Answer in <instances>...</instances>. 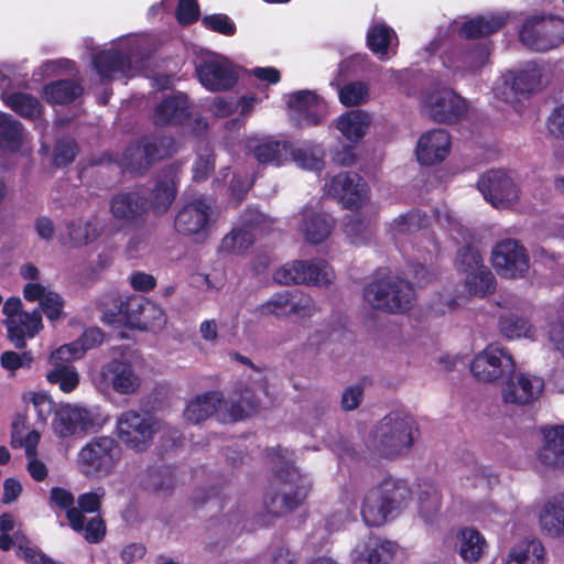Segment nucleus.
Masks as SVG:
<instances>
[{
  "instance_id": "nucleus-62",
  "label": "nucleus",
  "mask_w": 564,
  "mask_h": 564,
  "mask_svg": "<svg viewBox=\"0 0 564 564\" xmlns=\"http://www.w3.org/2000/svg\"><path fill=\"white\" fill-rule=\"evenodd\" d=\"M79 470L90 479H102L115 469V460H78Z\"/></svg>"
},
{
  "instance_id": "nucleus-25",
  "label": "nucleus",
  "mask_w": 564,
  "mask_h": 564,
  "mask_svg": "<svg viewBox=\"0 0 564 564\" xmlns=\"http://www.w3.org/2000/svg\"><path fill=\"white\" fill-rule=\"evenodd\" d=\"M93 65L102 80H111L116 74L126 75L131 69V57L116 48L94 54Z\"/></svg>"
},
{
  "instance_id": "nucleus-45",
  "label": "nucleus",
  "mask_w": 564,
  "mask_h": 564,
  "mask_svg": "<svg viewBox=\"0 0 564 564\" xmlns=\"http://www.w3.org/2000/svg\"><path fill=\"white\" fill-rule=\"evenodd\" d=\"M118 442L110 436H97L79 452V458H113L118 452Z\"/></svg>"
},
{
  "instance_id": "nucleus-52",
  "label": "nucleus",
  "mask_w": 564,
  "mask_h": 564,
  "mask_svg": "<svg viewBox=\"0 0 564 564\" xmlns=\"http://www.w3.org/2000/svg\"><path fill=\"white\" fill-rule=\"evenodd\" d=\"M540 431L543 436V449L554 458H564V424L545 425Z\"/></svg>"
},
{
  "instance_id": "nucleus-32",
  "label": "nucleus",
  "mask_w": 564,
  "mask_h": 564,
  "mask_svg": "<svg viewBox=\"0 0 564 564\" xmlns=\"http://www.w3.org/2000/svg\"><path fill=\"white\" fill-rule=\"evenodd\" d=\"M23 143V126L7 113L0 112V152L17 153Z\"/></svg>"
},
{
  "instance_id": "nucleus-3",
  "label": "nucleus",
  "mask_w": 564,
  "mask_h": 564,
  "mask_svg": "<svg viewBox=\"0 0 564 564\" xmlns=\"http://www.w3.org/2000/svg\"><path fill=\"white\" fill-rule=\"evenodd\" d=\"M364 299L373 308L390 314L404 313L414 300L410 282L395 275L376 278L364 288Z\"/></svg>"
},
{
  "instance_id": "nucleus-48",
  "label": "nucleus",
  "mask_w": 564,
  "mask_h": 564,
  "mask_svg": "<svg viewBox=\"0 0 564 564\" xmlns=\"http://www.w3.org/2000/svg\"><path fill=\"white\" fill-rule=\"evenodd\" d=\"M254 242L253 234L246 227L235 228L227 234L220 243V249L229 252L240 254L246 252Z\"/></svg>"
},
{
  "instance_id": "nucleus-12",
  "label": "nucleus",
  "mask_w": 564,
  "mask_h": 564,
  "mask_svg": "<svg viewBox=\"0 0 564 564\" xmlns=\"http://www.w3.org/2000/svg\"><path fill=\"white\" fill-rule=\"evenodd\" d=\"M491 261L497 273L506 279L520 278L529 269L528 252L514 239L497 242L492 250Z\"/></svg>"
},
{
  "instance_id": "nucleus-37",
  "label": "nucleus",
  "mask_w": 564,
  "mask_h": 564,
  "mask_svg": "<svg viewBox=\"0 0 564 564\" xmlns=\"http://www.w3.org/2000/svg\"><path fill=\"white\" fill-rule=\"evenodd\" d=\"M506 83H510L511 90L514 95L529 96L539 88L541 74L535 67H528L517 72H510Z\"/></svg>"
},
{
  "instance_id": "nucleus-21",
  "label": "nucleus",
  "mask_w": 564,
  "mask_h": 564,
  "mask_svg": "<svg viewBox=\"0 0 564 564\" xmlns=\"http://www.w3.org/2000/svg\"><path fill=\"white\" fill-rule=\"evenodd\" d=\"M542 389L543 381L541 379L513 372L502 387V400L505 403L517 405L530 404L539 398Z\"/></svg>"
},
{
  "instance_id": "nucleus-49",
  "label": "nucleus",
  "mask_w": 564,
  "mask_h": 564,
  "mask_svg": "<svg viewBox=\"0 0 564 564\" xmlns=\"http://www.w3.org/2000/svg\"><path fill=\"white\" fill-rule=\"evenodd\" d=\"M296 296L297 291L285 290L274 293L267 302L258 307V312L262 315H272L275 317L289 316L292 297Z\"/></svg>"
},
{
  "instance_id": "nucleus-15",
  "label": "nucleus",
  "mask_w": 564,
  "mask_h": 564,
  "mask_svg": "<svg viewBox=\"0 0 564 564\" xmlns=\"http://www.w3.org/2000/svg\"><path fill=\"white\" fill-rule=\"evenodd\" d=\"M485 199L497 208H506L518 200L519 189L513 180L501 170H491L478 180Z\"/></svg>"
},
{
  "instance_id": "nucleus-2",
  "label": "nucleus",
  "mask_w": 564,
  "mask_h": 564,
  "mask_svg": "<svg viewBox=\"0 0 564 564\" xmlns=\"http://www.w3.org/2000/svg\"><path fill=\"white\" fill-rule=\"evenodd\" d=\"M411 499V490L403 480L388 478L365 496L361 516L369 527L383 524L389 514L401 509Z\"/></svg>"
},
{
  "instance_id": "nucleus-63",
  "label": "nucleus",
  "mask_w": 564,
  "mask_h": 564,
  "mask_svg": "<svg viewBox=\"0 0 564 564\" xmlns=\"http://www.w3.org/2000/svg\"><path fill=\"white\" fill-rule=\"evenodd\" d=\"M84 356L83 349L79 348L78 343L73 341L66 344L54 350L50 356L51 366L63 365L73 366V361Z\"/></svg>"
},
{
  "instance_id": "nucleus-9",
  "label": "nucleus",
  "mask_w": 564,
  "mask_h": 564,
  "mask_svg": "<svg viewBox=\"0 0 564 564\" xmlns=\"http://www.w3.org/2000/svg\"><path fill=\"white\" fill-rule=\"evenodd\" d=\"M516 364L512 356L498 345L490 344L476 355L470 364V372L475 378L485 382H494L500 378L513 375Z\"/></svg>"
},
{
  "instance_id": "nucleus-55",
  "label": "nucleus",
  "mask_w": 564,
  "mask_h": 564,
  "mask_svg": "<svg viewBox=\"0 0 564 564\" xmlns=\"http://www.w3.org/2000/svg\"><path fill=\"white\" fill-rule=\"evenodd\" d=\"M123 299L119 295H107L99 303V310L102 313V321L109 325L122 326L123 321Z\"/></svg>"
},
{
  "instance_id": "nucleus-60",
  "label": "nucleus",
  "mask_w": 564,
  "mask_h": 564,
  "mask_svg": "<svg viewBox=\"0 0 564 564\" xmlns=\"http://www.w3.org/2000/svg\"><path fill=\"white\" fill-rule=\"evenodd\" d=\"M123 305L122 326L143 330V322H141L143 317V301L134 296H128L123 299Z\"/></svg>"
},
{
  "instance_id": "nucleus-35",
  "label": "nucleus",
  "mask_w": 564,
  "mask_h": 564,
  "mask_svg": "<svg viewBox=\"0 0 564 564\" xmlns=\"http://www.w3.org/2000/svg\"><path fill=\"white\" fill-rule=\"evenodd\" d=\"M544 555V546L539 540L524 539L511 549L507 564H542Z\"/></svg>"
},
{
  "instance_id": "nucleus-39",
  "label": "nucleus",
  "mask_w": 564,
  "mask_h": 564,
  "mask_svg": "<svg viewBox=\"0 0 564 564\" xmlns=\"http://www.w3.org/2000/svg\"><path fill=\"white\" fill-rule=\"evenodd\" d=\"M20 425L24 426V417L19 415L12 423L11 446L13 448H24L26 458H36L41 435L35 430L24 434Z\"/></svg>"
},
{
  "instance_id": "nucleus-41",
  "label": "nucleus",
  "mask_w": 564,
  "mask_h": 564,
  "mask_svg": "<svg viewBox=\"0 0 564 564\" xmlns=\"http://www.w3.org/2000/svg\"><path fill=\"white\" fill-rule=\"evenodd\" d=\"M6 105L23 118L36 119L42 113L40 100L26 93H12L7 96Z\"/></svg>"
},
{
  "instance_id": "nucleus-43",
  "label": "nucleus",
  "mask_w": 564,
  "mask_h": 564,
  "mask_svg": "<svg viewBox=\"0 0 564 564\" xmlns=\"http://www.w3.org/2000/svg\"><path fill=\"white\" fill-rule=\"evenodd\" d=\"M441 495L433 485H426L419 494V516L426 523L432 524L438 516Z\"/></svg>"
},
{
  "instance_id": "nucleus-23",
  "label": "nucleus",
  "mask_w": 564,
  "mask_h": 564,
  "mask_svg": "<svg viewBox=\"0 0 564 564\" xmlns=\"http://www.w3.org/2000/svg\"><path fill=\"white\" fill-rule=\"evenodd\" d=\"M395 553V544L379 536H368L352 551L354 564H388Z\"/></svg>"
},
{
  "instance_id": "nucleus-27",
  "label": "nucleus",
  "mask_w": 564,
  "mask_h": 564,
  "mask_svg": "<svg viewBox=\"0 0 564 564\" xmlns=\"http://www.w3.org/2000/svg\"><path fill=\"white\" fill-rule=\"evenodd\" d=\"M302 215V231L307 242L317 245L329 237L335 224L329 214L316 212L313 207L305 206Z\"/></svg>"
},
{
  "instance_id": "nucleus-28",
  "label": "nucleus",
  "mask_w": 564,
  "mask_h": 564,
  "mask_svg": "<svg viewBox=\"0 0 564 564\" xmlns=\"http://www.w3.org/2000/svg\"><path fill=\"white\" fill-rule=\"evenodd\" d=\"M506 23L507 18L501 14L476 15L460 25L458 35L465 40L486 37L500 31Z\"/></svg>"
},
{
  "instance_id": "nucleus-42",
  "label": "nucleus",
  "mask_w": 564,
  "mask_h": 564,
  "mask_svg": "<svg viewBox=\"0 0 564 564\" xmlns=\"http://www.w3.org/2000/svg\"><path fill=\"white\" fill-rule=\"evenodd\" d=\"M495 283V276L486 265L466 274L465 285L471 295L484 297L494 293L496 289Z\"/></svg>"
},
{
  "instance_id": "nucleus-14",
  "label": "nucleus",
  "mask_w": 564,
  "mask_h": 564,
  "mask_svg": "<svg viewBox=\"0 0 564 564\" xmlns=\"http://www.w3.org/2000/svg\"><path fill=\"white\" fill-rule=\"evenodd\" d=\"M424 108L430 118L440 123H456L468 110L466 100L452 89L433 91L427 95Z\"/></svg>"
},
{
  "instance_id": "nucleus-40",
  "label": "nucleus",
  "mask_w": 564,
  "mask_h": 564,
  "mask_svg": "<svg viewBox=\"0 0 564 564\" xmlns=\"http://www.w3.org/2000/svg\"><path fill=\"white\" fill-rule=\"evenodd\" d=\"M78 508H70L66 511V517L72 529L80 532L84 529V512H96L100 508V496L95 492L83 494L78 497Z\"/></svg>"
},
{
  "instance_id": "nucleus-5",
  "label": "nucleus",
  "mask_w": 564,
  "mask_h": 564,
  "mask_svg": "<svg viewBox=\"0 0 564 564\" xmlns=\"http://www.w3.org/2000/svg\"><path fill=\"white\" fill-rule=\"evenodd\" d=\"M379 447L383 458L404 455L413 446L416 423L411 415L390 412L379 425Z\"/></svg>"
},
{
  "instance_id": "nucleus-46",
  "label": "nucleus",
  "mask_w": 564,
  "mask_h": 564,
  "mask_svg": "<svg viewBox=\"0 0 564 564\" xmlns=\"http://www.w3.org/2000/svg\"><path fill=\"white\" fill-rule=\"evenodd\" d=\"M46 379L50 383L57 384L64 393H70L79 386V373L74 366H52Z\"/></svg>"
},
{
  "instance_id": "nucleus-6",
  "label": "nucleus",
  "mask_w": 564,
  "mask_h": 564,
  "mask_svg": "<svg viewBox=\"0 0 564 564\" xmlns=\"http://www.w3.org/2000/svg\"><path fill=\"white\" fill-rule=\"evenodd\" d=\"M519 39L528 48L546 52L564 42V19L558 17H533L527 19Z\"/></svg>"
},
{
  "instance_id": "nucleus-13",
  "label": "nucleus",
  "mask_w": 564,
  "mask_h": 564,
  "mask_svg": "<svg viewBox=\"0 0 564 564\" xmlns=\"http://www.w3.org/2000/svg\"><path fill=\"white\" fill-rule=\"evenodd\" d=\"M200 84L210 91H226L238 82L232 63L221 55L203 58L196 66Z\"/></svg>"
},
{
  "instance_id": "nucleus-51",
  "label": "nucleus",
  "mask_w": 564,
  "mask_h": 564,
  "mask_svg": "<svg viewBox=\"0 0 564 564\" xmlns=\"http://www.w3.org/2000/svg\"><path fill=\"white\" fill-rule=\"evenodd\" d=\"M393 35L395 33L390 26L382 23L375 24L367 32V46L375 54L386 55Z\"/></svg>"
},
{
  "instance_id": "nucleus-54",
  "label": "nucleus",
  "mask_w": 564,
  "mask_h": 564,
  "mask_svg": "<svg viewBox=\"0 0 564 564\" xmlns=\"http://www.w3.org/2000/svg\"><path fill=\"white\" fill-rule=\"evenodd\" d=\"M498 325L501 334L509 339L528 336L531 329L530 322L527 318L519 317L516 314H507L500 316Z\"/></svg>"
},
{
  "instance_id": "nucleus-58",
  "label": "nucleus",
  "mask_w": 564,
  "mask_h": 564,
  "mask_svg": "<svg viewBox=\"0 0 564 564\" xmlns=\"http://www.w3.org/2000/svg\"><path fill=\"white\" fill-rule=\"evenodd\" d=\"M78 152L79 148L74 139L63 138L54 145L53 163L56 167H66L75 161Z\"/></svg>"
},
{
  "instance_id": "nucleus-19",
  "label": "nucleus",
  "mask_w": 564,
  "mask_h": 564,
  "mask_svg": "<svg viewBox=\"0 0 564 564\" xmlns=\"http://www.w3.org/2000/svg\"><path fill=\"white\" fill-rule=\"evenodd\" d=\"M451 147L449 133L445 129H433L420 137L415 149L416 159L425 166L438 164L448 156Z\"/></svg>"
},
{
  "instance_id": "nucleus-50",
  "label": "nucleus",
  "mask_w": 564,
  "mask_h": 564,
  "mask_svg": "<svg viewBox=\"0 0 564 564\" xmlns=\"http://www.w3.org/2000/svg\"><path fill=\"white\" fill-rule=\"evenodd\" d=\"M318 102V96L311 90H299L292 93L288 99V107L290 109L307 112V122L311 126H317L319 123V117L315 113H311L310 110Z\"/></svg>"
},
{
  "instance_id": "nucleus-34",
  "label": "nucleus",
  "mask_w": 564,
  "mask_h": 564,
  "mask_svg": "<svg viewBox=\"0 0 564 564\" xmlns=\"http://www.w3.org/2000/svg\"><path fill=\"white\" fill-rule=\"evenodd\" d=\"M66 227L69 240L75 247L86 246L97 240L104 229L96 217L87 220H72Z\"/></svg>"
},
{
  "instance_id": "nucleus-38",
  "label": "nucleus",
  "mask_w": 564,
  "mask_h": 564,
  "mask_svg": "<svg viewBox=\"0 0 564 564\" xmlns=\"http://www.w3.org/2000/svg\"><path fill=\"white\" fill-rule=\"evenodd\" d=\"M223 406H226V412L220 413L218 421L227 423L238 422L252 415L258 411L260 403L253 394H250L249 397L241 395L239 400L231 401L230 403L225 401Z\"/></svg>"
},
{
  "instance_id": "nucleus-64",
  "label": "nucleus",
  "mask_w": 564,
  "mask_h": 564,
  "mask_svg": "<svg viewBox=\"0 0 564 564\" xmlns=\"http://www.w3.org/2000/svg\"><path fill=\"white\" fill-rule=\"evenodd\" d=\"M549 338L555 348L564 354V302L549 323Z\"/></svg>"
},
{
  "instance_id": "nucleus-59",
  "label": "nucleus",
  "mask_w": 564,
  "mask_h": 564,
  "mask_svg": "<svg viewBox=\"0 0 564 564\" xmlns=\"http://www.w3.org/2000/svg\"><path fill=\"white\" fill-rule=\"evenodd\" d=\"M368 94L369 87L366 83H348L339 90V101L346 107L358 106L367 100Z\"/></svg>"
},
{
  "instance_id": "nucleus-53",
  "label": "nucleus",
  "mask_w": 564,
  "mask_h": 564,
  "mask_svg": "<svg viewBox=\"0 0 564 564\" xmlns=\"http://www.w3.org/2000/svg\"><path fill=\"white\" fill-rule=\"evenodd\" d=\"M143 485L154 492L170 494L174 487V477L166 466H161L150 469Z\"/></svg>"
},
{
  "instance_id": "nucleus-11",
  "label": "nucleus",
  "mask_w": 564,
  "mask_h": 564,
  "mask_svg": "<svg viewBox=\"0 0 564 564\" xmlns=\"http://www.w3.org/2000/svg\"><path fill=\"white\" fill-rule=\"evenodd\" d=\"M490 46L484 43L474 45L454 44L442 53L443 65L454 74H476L488 62Z\"/></svg>"
},
{
  "instance_id": "nucleus-56",
  "label": "nucleus",
  "mask_w": 564,
  "mask_h": 564,
  "mask_svg": "<svg viewBox=\"0 0 564 564\" xmlns=\"http://www.w3.org/2000/svg\"><path fill=\"white\" fill-rule=\"evenodd\" d=\"M482 265V257L477 248L466 245L457 250L455 267L459 272L468 274Z\"/></svg>"
},
{
  "instance_id": "nucleus-16",
  "label": "nucleus",
  "mask_w": 564,
  "mask_h": 564,
  "mask_svg": "<svg viewBox=\"0 0 564 564\" xmlns=\"http://www.w3.org/2000/svg\"><path fill=\"white\" fill-rule=\"evenodd\" d=\"M368 185L355 172H341L335 175L328 187V194L336 198L344 208L357 210L368 197Z\"/></svg>"
},
{
  "instance_id": "nucleus-24",
  "label": "nucleus",
  "mask_w": 564,
  "mask_h": 564,
  "mask_svg": "<svg viewBox=\"0 0 564 564\" xmlns=\"http://www.w3.org/2000/svg\"><path fill=\"white\" fill-rule=\"evenodd\" d=\"M177 195V174L173 166L164 167L155 180L149 205L156 215L169 210Z\"/></svg>"
},
{
  "instance_id": "nucleus-31",
  "label": "nucleus",
  "mask_w": 564,
  "mask_h": 564,
  "mask_svg": "<svg viewBox=\"0 0 564 564\" xmlns=\"http://www.w3.org/2000/svg\"><path fill=\"white\" fill-rule=\"evenodd\" d=\"M370 121V117L367 112L362 110H350L338 118L336 128L347 140L358 142L365 137Z\"/></svg>"
},
{
  "instance_id": "nucleus-30",
  "label": "nucleus",
  "mask_w": 564,
  "mask_h": 564,
  "mask_svg": "<svg viewBox=\"0 0 564 564\" xmlns=\"http://www.w3.org/2000/svg\"><path fill=\"white\" fill-rule=\"evenodd\" d=\"M83 94V87L73 79H57L43 87V97L51 105H69Z\"/></svg>"
},
{
  "instance_id": "nucleus-17",
  "label": "nucleus",
  "mask_w": 564,
  "mask_h": 564,
  "mask_svg": "<svg viewBox=\"0 0 564 564\" xmlns=\"http://www.w3.org/2000/svg\"><path fill=\"white\" fill-rule=\"evenodd\" d=\"M98 424V415L83 406L65 405L55 411L53 426L62 436H70L77 432H87Z\"/></svg>"
},
{
  "instance_id": "nucleus-44",
  "label": "nucleus",
  "mask_w": 564,
  "mask_h": 564,
  "mask_svg": "<svg viewBox=\"0 0 564 564\" xmlns=\"http://www.w3.org/2000/svg\"><path fill=\"white\" fill-rule=\"evenodd\" d=\"M292 161L303 169L311 171H321L324 167L323 151L316 145H303L292 148L290 143V151Z\"/></svg>"
},
{
  "instance_id": "nucleus-10",
  "label": "nucleus",
  "mask_w": 564,
  "mask_h": 564,
  "mask_svg": "<svg viewBox=\"0 0 564 564\" xmlns=\"http://www.w3.org/2000/svg\"><path fill=\"white\" fill-rule=\"evenodd\" d=\"M210 215L212 206L205 197L193 198L176 213L174 228L182 236H193L196 241L205 240L208 236Z\"/></svg>"
},
{
  "instance_id": "nucleus-20",
  "label": "nucleus",
  "mask_w": 564,
  "mask_h": 564,
  "mask_svg": "<svg viewBox=\"0 0 564 564\" xmlns=\"http://www.w3.org/2000/svg\"><path fill=\"white\" fill-rule=\"evenodd\" d=\"M100 376L116 392L121 394H132L141 384V380L134 372L132 364L122 358H113L105 364Z\"/></svg>"
},
{
  "instance_id": "nucleus-36",
  "label": "nucleus",
  "mask_w": 564,
  "mask_h": 564,
  "mask_svg": "<svg viewBox=\"0 0 564 564\" xmlns=\"http://www.w3.org/2000/svg\"><path fill=\"white\" fill-rule=\"evenodd\" d=\"M289 151V141L265 140L256 144L252 153L259 163L280 166L288 161Z\"/></svg>"
},
{
  "instance_id": "nucleus-8",
  "label": "nucleus",
  "mask_w": 564,
  "mask_h": 564,
  "mask_svg": "<svg viewBox=\"0 0 564 564\" xmlns=\"http://www.w3.org/2000/svg\"><path fill=\"white\" fill-rule=\"evenodd\" d=\"M154 420L134 410L122 412L116 422L119 440L135 453L147 451L155 434Z\"/></svg>"
},
{
  "instance_id": "nucleus-4",
  "label": "nucleus",
  "mask_w": 564,
  "mask_h": 564,
  "mask_svg": "<svg viewBox=\"0 0 564 564\" xmlns=\"http://www.w3.org/2000/svg\"><path fill=\"white\" fill-rule=\"evenodd\" d=\"M175 152V140L172 137L145 134L126 148L121 164L130 173L141 175L154 163L171 158Z\"/></svg>"
},
{
  "instance_id": "nucleus-57",
  "label": "nucleus",
  "mask_w": 564,
  "mask_h": 564,
  "mask_svg": "<svg viewBox=\"0 0 564 564\" xmlns=\"http://www.w3.org/2000/svg\"><path fill=\"white\" fill-rule=\"evenodd\" d=\"M200 23L206 30L224 36H234L237 32L236 23L225 13L206 14L200 19Z\"/></svg>"
},
{
  "instance_id": "nucleus-61",
  "label": "nucleus",
  "mask_w": 564,
  "mask_h": 564,
  "mask_svg": "<svg viewBox=\"0 0 564 564\" xmlns=\"http://www.w3.org/2000/svg\"><path fill=\"white\" fill-rule=\"evenodd\" d=\"M143 330H155L161 329L166 324V315L164 310L153 302H143Z\"/></svg>"
},
{
  "instance_id": "nucleus-26",
  "label": "nucleus",
  "mask_w": 564,
  "mask_h": 564,
  "mask_svg": "<svg viewBox=\"0 0 564 564\" xmlns=\"http://www.w3.org/2000/svg\"><path fill=\"white\" fill-rule=\"evenodd\" d=\"M223 404H225V399L220 391H207L197 395L186 405L184 416L188 422L198 424L206 421L212 415L218 417Z\"/></svg>"
},
{
  "instance_id": "nucleus-29",
  "label": "nucleus",
  "mask_w": 564,
  "mask_h": 564,
  "mask_svg": "<svg viewBox=\"0 0 564 564\" xmlns=\"http://www.w3.org/2000/svg\"><path fill=\"white\" fill-rule=\"evenodd\" d=\"M540 525L547 535H564V494L552 497L540 513Z\"/></svg>"
},
{
  "instance_id": "nucleus-47",
  "label": "nucleus",
  "mask_w": 564,
  "mask_h": 564,
  "mask_svg": "<svg viewBox=\"0 0 564 564\" xmlns=\"http://www.w3.org/2000/svg\"><path fill=\"white\" fill-rule=\"evenodd\" d=\"M429 224L430 218L425 212L420 209H411L404 215L397 217L391 224V229L395 234L403 235L426 228Z\"/></svg>"
},
{
  "instance_id": "nucleus-33",
  "label": "nucleus",
  "mask_w": 564,
  "mask_h": 564,
  "mask_svg": "<svg viewBox=\"0 0 564 564\" xmlns=\"http://www.w3.org/2000/svg\"><path fill=\"white\" fill-rule=\"evenodd\" d=\"M457 551L467 563L477 562L484 554L486 541L479 531L473 528L460 530L457 535Z\"/></svg>"
},
{
  "instance_id": "nucleus-7",
  "label": "nucleus",
  "mask_w": 564,
  "mask_h": 564,
  "mask_svg": "<svg viewBox=\"0 0 564 564\" xmlns=\"http://www.w3.org/2000/svg\"><path fill=\"white\" fill-rule=\"evenodd\" d=\"M334 272L324 260H295L288 262L273 273L278 284H311L326 286L332 283Z\"/></svg>"
},
{
  "instance_id": "nucleus-22",
  "label": "nucleus",
  "mask_w": 564,
  "mask_h": 564,
  "mask_svg": "<svg viewBox=\"0 0 564 564\" xmlns=\"http://www.w3.org/2000/svg\"><path fill=\"white\" fill-rule=\"evenodd\" d=\"M191 117L189 100L183 93L173 94L162 99L154 108L155 126H184Z\"/></svg>"
},
{
  "instance_id": "nucleus-18",
  "label": "nucleus",
  "mask_w": 564,
  "mask_h": 564,
  "mask_svg": "<svg viewBox=\"0 0 564 564\" xmlns=\"http://www.w3.org/2000/svg\"><path fill=\"white\" fill-rule=\"evenodd\" d=\"M112 217L123 226H132L143 219L149 199L137 191L120 192L109 203Z\"/></svg>"
},
{
  "instance_id": "nucleus-1",
  "label": "nucleus",
  "mask_w": 564,
  "mask_h": 564,
  "mask_svg": "<svg viewBox=\"0 0 564 564\" xmlns=\"http://www.w3.org/2000/svg\"><path fill=\"white\" fill-rule=\"evenodd\" d=\"M273 471L279 485L265 497L264 508L270 516L282 518L304 506L312 482L300 473L293 460H278Z\"/></svg>"
}]
</instances>
